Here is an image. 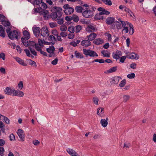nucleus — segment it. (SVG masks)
Returning a JSON list of instances; mask_svg holds the SVG:
<instances>
[{"label":"nucleus","mask_w":156,"mask_h":156,"mask_svg":"<svg viewBox=\"0 0 156 156\" xmlns=\"http://www.w3.org/2000/svg\"><path fill=\"white\" fill-rule=\"evenodd\" d=\"M36 12H39L40 14L42 15L45 20L48 19L50 17L48 14V12L47 10H41L39 8H36L34 9Z\"/></svg>","instance_id":"1"},{"label":"nucleus","mask_w":156,"mask_h":156,"mask_svg":"<svg viewBox=\"0 0 156 156\" xmlns=\"http://www.w3.org/2000/svg\"><path fill=\"white\" fill-rule=\"evenodd\" d=\"M118 20L121 23L122 27L123 28L122 31H124L125 33H128L129 31L128 28L131 23L128 21H123L121 20V19H119Z\"/></svg>","instance_id":"2"},{"label":"nucleus","mask_w":156,"mask_h":156,"mask_svg":"<svg viewBox=\"0 0 156 156\" xmlns=\"http://www.w3.org/2000/svg\"><path fill=\"white\" fill-rule=\"evenodd\" d=\"M83 54L87 56H89L91 57H98V56L97 53L94 51L90 49H83Z\"/></svg>","instance_id":"3"},{"label":"nucleus","mask_w":156,"mask_h":156,"mask_svg":"<svg viewBox=\"0 0 156 156\" xmlns=\"http://www.w3.org/2000/svg\"><path fill=\"white\" fill-rule=\"evenodd\" d=\"M63 8L65 9L64 12L66 14H70L74 12V9L73 8L70 7V5L69 4L64 5L63 6Z\"/></svg>","instance_id":"4"},{"label":"nucleus","mask_w":156,"mask_h":156,"mask_svg":"<svg viewBox=\"0 0 156 156\" xmlns=\"http://www.w3.org/2000/svg\"><path fill=\"white\" fill-rule=\"evenodd\" d=\"M19 36V32L16 30L11 31L8 34V36L9 38L14 40L18 38Z\"/></svg>","instance_id":"5"},{"label":"nucleus","mask_w":156,"mask_h":156,"mask_svg":"<svg viewBox=\"0 0 156 156\" xmlns=\"http://www.w3.org/2000/svg\"><path fill=\"white\" fill-rule=\"evenodd\" d=\"M93 12L90 9H86L82 12V15L85 18H88L93 16Z\"/></svg>","instance_id":"6"},{"label":"nucleus","mask_w":156,"mask_h":156,"mask_svg":"<svg viewBox=\"0 0 156 156\" xmlns=\"http://www.w3.org/2000/svg\"><path fill=\"white\" fill-rule=\"evenodd\" d=\"M23 36L21 38V41L22 43L28 41V40L30 38V33L27 30H25L23 32Z\"/></svg>","instance_id":"7"},{"label":"nucleus","mask_w":156,"mask_h":156,"mask_svg":"<svg viewBox=\"0 0 156 156\" xmlns=\"http://www.w3.org/2000/svg\"><path fill=\"white\" fill-rule=\"evenodd\" d=\"M52 12H53L56 13L58 16H62V9L59 7L54 6L51 9Z\"/></svg>","instance_id":"8"},{"label":"nucleus","mask_w":156,"mask_h":156,"mask_svg":"<svg viewBox=\"0 0 156 156\" xmlns=\"http://www.w3.org/2000/svg\"><path fill=\"white\" fill-rule=\"evenodd\" d=\"M22 43L26 47H29L30 49H33L36 44V43L34 41H29L28 42V41Z\"/></svg>","instance_id":"9"},{"label":"nucleus","mask_w":156,"mask_h":156,"mask_svg":"<svg viewBox=\"0 0 156 156\" xmlns=\"http://www.w3.org/2000/svg\"><path fill=\"white\" fill-rule=\"evenodd\" d=\"M119 22V21H116L114 22L111 25V28L113 29L115 28L118 30L122 29L121 25Z\"/></svg>","instance_id":"10"},{"label":"nucleus","mask_w":156,"mask_h":156,"mask_svg":"<svg viewBox=\"0 0 156 156\" xmlns=\"http://www.w3.org/2000/svg\"><path fill=\"white\" fill-rule=\"evenodd\" d=\"M55 51V48L53 46H49V48H47V51L49 54L48 55L49 57H51L54 55V52Z\"/></svg>","instance_id":"11"},{"label":"nucleus","mask_w":156,"mask_h":156,"mask_svg":"<svg viewBox=\"0 0 156 156\" xmlns=\"http://www.w3.org/2000/svg\"><path fill=\"white\" fill-rule=\"evenodd\" d=\"M122 78L120 76H115L110 79V82L111 84H116Z\"/></svg>","instance_id":"12"},{"label":"nucleus","mask_w":156,"mask_h":156,"mask_svg":"<svg viewBox=\"0 0 156 156\" xmlns=\"http://www.w3.org/2000/svg\"><path fill=\"white\" fill-rule=\"evenodd\" d=\"M41 34L43 37H47L49 35V31L46 27H43L41 29Z\"/></svg>","instance_id":"13"},{"label":"nucleus","mask_w":156,"mask_h":156,"mask_svg":"<svg viewBox=\"0 0 156 156\" xmlns=\"http://www.w3.org/2000/svg\"><path fill=\"white\" fill-rule=\"evenodd\" d=\"M17 133L18 135L20 140L22 141H23L25 140L24 133L23 131L21 129H18Z\"/></svg>","instance_id":"14"},{"label":"nucleus","mask_w":156,"mask_h":156,"mask_svg":"<svg viewBox=\"0 0 156 156\" xmlns=\"http://www.w3.org/2000/svg\"><path fill=\"white\" fill-rule=\"evenodd\" d=\"M32 30L34 34L37 37H39L41 32V29L40 27H34L32 28Z\"/></svg>","instance_id":"15"},{"label":"nucleus","mask_w":156,"mask_h":156,"mask_svg":"<svg viewBox=\"0 0 156 156\" xmlns=\"http://www.w3.org/2000/svg\"><path fill=\"white\" fill-rule=\"evenodd\" d=\"M126 56L128 58L132 59L137 60L139 58V56L136 53L134 52L127 55Z\"/></svg>","instance_id":"16"},{"label":"nucleus","mask_w":156,"mask_h":156,"mask_svg":"<svg viewBox=\"0 0 156 156\" xmlns=\"http://www.w3.org/2000/svg\"><path fill=\"white\" fill-rule=\"evenodd\" d=\"M86 30L88 32L90 33L97 30V29L95 26L91 25H88L87 27Z\"/></svg>","instance_id":"17"},{"label":"nucleus","mask_w":156,"mask_h":156,"mask_svg":"<svg viewBox=\"0 0 156 156\" xmlns=\"http://www.w3.org/2000/svg\"><path fill=\"white\" fill-rule=\"evenodd\" d=\"M121 52L119 51H117L115 52L112 53V56L114 58L118 59L120 58L121 56Z\"/></svg>","instance_id":"18"},{"label":"nucleus","mask_w":156,"mask_h":156,"mask_svg":"<svg viewBox=\"0 0 156 156\" xmlns=\"http://www.w3.org/2000/svg\"><path fill=\"white\" fill-rule=\"evenodd\" d=\"M68 153L72 156H78V154L73 150L71 148H68L66 149Z\"/></svg>","instance_id":"19"},{"label":"nucleus","mask_w":156,"mask_h":156,"mask_svg":"<svg viewBox=\"0 0 156 156\" xmlns=\"http://www.w3.org/2000/svg\"><path fill=\"white\" fill-rule=\"evenodd\" d=\"M14 91L13 96H17L18 97H22L24 95V93L22 91L15 90H14Z\"/></svg>","instance_id":"20"},{"label":"nucleus","mask_w":156,"mask_h":156,"mask_svg":"<svg viewBox=\"0 0 156 156\" xmlns=\"http://www.w3.org/2000/svg\"><path fill=\"white\" fill-rule=\"evenodd\" d=\"M108 117H107L106 119H101L100 123L102 126L104 127L107 126L108 124Z\"/></svg>","instance_id":"21"},{"label":"nucleus","mask_w":156,"mask_h":156,"mask_svg":"<svg viewBox=\"0 0 156 156\" xmlns=\"http://www.w3.org/2000/svg\"><path fill=\"white\" fill-rule=\"evenodd\" d=\"M14 89H11L10 87H6L4 90L5 94L8 95L13 94Z\"/></svg>","instance_id":"22"},{"label":"nucleus","mask_w":156,"mask_h":156,"mask_svg":"<svg viewBox=\"0 0 156 156\" xmlns=\"http://www.w3.org/2000/svg\"><path fill=\"white\" fill-rule=\"evenodd\" d=\"M104 108H99L97 109V114L101 117H102L104 115Z\"/></svg>","instance_id":"23"},{"label":"nucleus","mask_w":156,"mask_h":156,"mask_svg":"<svg viewBox=\"0 0 156 156\" xmlns=\"http://www.w3.org/2000/svg\"><path fill=\"white\" fill-rule=\"evenodd\" d=\"M90 41L83 40L81 42V44L83 46L88 47L91 45V42Z\"/></svg>","instance_id":"24"},{"label":"nucleus","mask_w":156,"mask_h":156,"mask_svg":"<svg viewBox=\"0 0 156 156\" xmlns=\"http://www.w3.org/2000/svg\"><path fill=\"white\" fill-rule=\"evenodd\" d=\"M115 21V18L112 17H108L106 20V22L108 25L113 24Z\"/></svg>","instance_id":"25"},{"label":"nucleus","mask_w":156,"mask_h":156,"mask_svg":"<svg viewBox=\"0 0 156 156\" xmlns=\"http://www.w3.org/2000/svg\"><path fill=\"white\" fill-rule=\"evenodd\" d=\"M15 59L16 61L20 64L24 66H27V64L24 63L23 60L21 59L18 57H16V58Z\"/></svg>","instance_id":"26"},{"label":"nucleus","mask_w":156,"mask_h":156,"mask_svg":"<svg viewBox=\"0 0 156 156\" xmlns=\"http://www.w3.org/2000/svg\"><path fill=\"white\" fill-rule=\"evenodd\" d=\"M97 35L94 33L90 34L89 35L87 36L88 39L90 41H92L94 40L96 37Z\"/></svg>","instance_id":"27"},{"label":"nucleus","mask_w":156,"mask_h":156,"mask_svg":"<svg viewBox=\"0 0 156 156\" xmlns=\"http://www.w3.org/2000/svg\"><path fill=\"white\" fill-rule=\"evenodd\" d=\"M103 42V40L100 38H97L93 41L94 43L97 45L101 44Z\"/></svg>","instance_id":"28"},{"label":"nucleus","mask_w":156,"mask_h":156,"mask_svg":"<svg viewBox=\"0 0 156 156\" xmlns=\"http://www.w3.org/2000/svg\"><path fill=\"white\" fill-rule=\"evenodd\" d=\"M5 36V33L2 26L0 25V36L4 37Z\"/></svg>","instance_id":"29"},{"label":"nucleus","mask_w":156,"mask_h":156,"mask_svg":"<svg viewBox=\"0 0 156 156\" xmlns=\"http://www.w3.org/2000/svg\"><path fill=\"white\" fill-rule=\"evenodd\" d=\"M50 16L53 20H55L56 19L58 18H60L61 17V16H58V15L55 13L52 12L51 13Z\"/></svg>","instance_id":"30"},{"label":"nucleus","mask_w":156,"mask_h":156,"mask_svg":"<svg viewBox=\"0 0 156 156\" xmlns=\"http://www.w3.org/2000/svg\"><path fill=\"white\" fill-rule=\"evenodd\" d=\"M101 53L103 55L104 57H109L110 53L108 52L107 51L103 50L101 51Z\"/></svg>","instance_id":"31"},{"label":"nucleus","mask_w":156,"mask_h":156,"mask_svg":"<svg viewBox=\"0 0 156 156\" xmlns=\"http://www.w3.org/2000/svg\"><path fill=\"white\" fill-rule=\"evenodd\" d=\"M94 18L95 19L99 20H103V19L102 15L100 13V12L96 14L94 16Z\"/></svg>","instance_id":"32"},{"label":"nucleus","mask_w":156,"mask_h":156,"mask_svg":"<svg viewBox=\"0 0 156 156\" xmlns=\"http://www.w3.org/2000/svg\"><path fill=\"white\" fill-rule=\"evenodd\" d=\"M75 10L76 12L80 13L83 12V8L80 6H76L75 7Z\"/></svg>","instance_id":"33"},{"label":"nucleus","mask_w":156,"mask_h":156,"mask_svg":"<svg viewBox=\"0 0 156 156\" xmlns=\"http://www.w3.org/2000/svg\"><path fill=\"white\" fill-rule=\"evenodd\" d=\"M117 69V66H114L107 71L108 73H111L115 72Z\"/></svg>","instance_id":"34"},{"label":"nucleus","mask_w":156,"mask_h":156,"mask_svg":"<svg viewBox=\"0 0 156 156\" xmlns=\"http://www.w3.org/2000/svg\"><path fill=\"white\" fill-rule=\"evenodd\" d=\"M129 34L130 35H132L134 33V31L133 26L132 24L130 23V24L129 25Z\"/></svg>","instance_id":"35"},{"label":"nucleus","mask_w":156,"mask_h":156,"mask_svg":"<svg viewBox=\"0 0 156 156\" xmlns=\"http://www.w3.org/2000/svg\"><path fill=\"white\" fill-rule=\"evenodd\" d=\"M101 1L106 5H112V2L110 0H101Z\"/></svg>","instance_id":"36"},{"label":"nucleus","mask_w":156,"mask_h":156,"mask_svg":"<svg viewBox=\"0 0 156 156\" xmlns=\"http://www.w3.org/2000/svg\"><path fill=\"white\" fill-rule=\"evenodd\" d=\"M82 29V27L80 25H78L75 27V32L77 33L79 32Z\"/></svg>","instance_id":"37"},{"label":"nucleus","mask_w":156,"mask_h":156,"mask_svg":"<svg viewBox=\"0 0 156 156\" xmlns=\"http://www.w3.org/2000/svg\"><path fill=\"white\" fill-rule=\"evenodd\" d=\"M24 51H25V52L27 55V56L30 57L32 58H34V56L30 54V51L28 49H25L24 50Z\"/></svg>","instance_id":"38"},{"label":"nucleus","mask_w":156,"mask_h":156,"mask_svg":"<svg viewBox=\"0 0 156 156\" xmlns=\"http://www.w3.org/2000/svg\"><path fill=\"white\" fill-rule=\"evenodd\" d=\"M72 20L75 22H77L79 20V17L76 15H73L72 16Z\"/></svg>","instance_id":"39"},{"label":"nucleus","mask_w":156,"mask_h":156,"mask_svg":"<svg viewBox=\"0 0 156 156\" xmlns=\"http://www.w3.org/2000/svg\"><path fill=\"white\" fill-rule=\"evenodd\" d=\"M92 100L95 104L96 105H98V104L99 99L98 97H93Z\"/></svg>","instance_id":"40"},{"label":"nucleus","mask_w":156,"mask_h":156,"mask_svg":"<svg viewBox=\"0 0 156 156\" xmlns=\"http://www.w3.org/2000/svg\"><path fill=\"white\" fill-rule=\"evenodd\" d=\"M130 97L128 95H124L123 97V101L126 102L129 99Z\"/></svg>","instance_id":"41"},{"label":"nucleus","mask_w":156,"mask_h":156,"mask_svg":"<svg viewBox=\"0 0 156 156\" xmlns=\"http://www.w3.org/2000/svg\"><path fill=\"white\" fill-rule=\"evenodd\" d=\"M75 55L76 57L78 58H81L83 57V56L80 53L77 52L76 51L75 52Z\"/></svg>","instance_id":"42"},{"label":"nucleus","mask_w":156,"mask_h":156,"mask_svg":"<svg viewBox=\"0 0 156 156\" xmlns=\"http://www.w3.org/2000/svg\"><path fill=\"white\" fill-rule=\"evenodd\" d=\"M2 117L3 118V120L7 124L10 123V120L7 117L3 115Z\"/></svg>","instance_id":"43"},{"label":"nucleus","mask_w":156,"mask_h":156,"mask_svg":"<svg viewBox=\"0 0 156 156\" xmlns=\"http://www.w3.org/2000/svg\"><path fill=\"white\" fill-rule=\"evenodd\" d=\"M135 74L134 73L129 74L127 75V77L129 79H132L135 78Z\"/></svg>","instance_id":"44"},{"label":"nucleus","mask_w":156,"mask_h":156,"mask_svg":"<svg viewBox=\"0 0 156 156\" xmlns=\"http://www.w3.org/2000/svg\"><path fill=\"white\" fill-rule=\"evenodd\" d=\"M126 80L125 79H124L121 81L119 84V86L121 87H123L124 86L126 83Z\"/></svg>","instance_id":"45"},{"label":"nucleus","mask_w":156,"mask_h":156,"mask_svg":"<svg viewBox=\"0 0 156 156\" xmlns=\"http://www.w3.org/2000/svg\"><path fill=\"white\" fill-rule=\"evenodd\" d=\"M68 30L71 33L74 32V27L73 26H70L68 27Z\"/></svg>","instance_id":"46"},{"label":"nucleus","mask_w":156,"mask_h":156,"mask_svg":"<svg viewBox=\"0 0 156 156\" xmlns=\"http://www.w3.org/2000/svg\"><path fill=\"white\" fill-rule=\"evenodd\" d=\"M2 24L5 26H9L10 24V23L8 21H4V20L2 22Z\"/></svg>","instance_id":"47"},{"label":"nucleus","mask_w":156,"mask_h":156,"mask_svg":"<svg viewBox=\"0 0 156 156\" xmlns=\"http://www.w3.org/2000/svg\"><path fill=\"white\" fill-rule=\"evenodd\" d=\"M42 47L40 46L38 44H36L34 48L37 51H40L41 50Z\"/></svg>","instance_id":"48"},{"label":"nucleus","mask_w":156,"mask_h":156,"mask_svg":"<svg viewBox=\"0 0 156 156\" xmlns=\"http://www.w3.org/2000/svg\"><path fill=\"white\" fill-rule=\"evenodd\" d=\"M42 2V0H35L34 1V4L40 6Z\"/></svg>","instance_id":"49"},{"label":"nucleus","mask_w":156,"mask_h":156,"mask_svg":"<svg viewBox=\"0 0 156 156\" xmlns=\"http://www.w3.org/2000/svg\"><path fill=\"white\" fill-rule=\"evenodd\" d=\"M98 62L99 63H102L105 62V60L103 59H96L93 61L92 62Z\"/></svg>","instance_id":"50"},{"label":"nucleus","mask_w":156,"mask_h":156,"mask_svg":"<svg viewBox=\"0 0 156 156\" xmlns=\"http://www.w3.org/2000/svg\"><path fill=\"white\" fill-rule=\"evenodd\" d=\"M9 137L11 141H14L15 140V136L13 133L10 134L9 136Z\"/></svg>","instance_id":"51"},{"label":"nucleus","mask_w":156,"mask_h":156,"mask_svg":"<svg viewBox=\"0 0 156 156\" xmlns=\"http://www.w3.org/2000/svg\"><path fill=\"white\" fill-rule=\"evenodd\" d=\"M100 13L102 14V15L104 14L108 15L110 14V12L104 9L102 11L100 12Z\"/></svg>","instance_id":"52"},{"label":"nucleus","mask_w":156,"mask_h":156,"mask_svg":"<svg viewBox=\"0 0 156 156\" xmlns=\"http://www.w3.org/2000/svg\"><path fill=\"white\" fill-rule=\"evenodd\" d=\"M60 30L62 31H65L66 30L67 27L65 25H62L61 26L60 28Z\"/></svg>","instance_id":"53"},{"label":"nucleus","mask_w":156,"mask_h":156,"mask_svg":"<svg viewBox=\"0 0 156 156\" xmlns=\"http://www.w3.org/2000/svg\"><path fill=\"white\" fill-rule=\"evenodd\" d=\"M28 62L29 64L31 66H37L36 64L34 61L29 59L28 60Z\"/></svg>","instance_id":"54"},{"label":"nucleus","mask_w":156,"mask_h":156,"mask_svg":"<svg viewBox=\"0 0 156 156\" xmlns=\"http://www.w3.org/2000/svg\"><path fill=\"white\" fill-rule=\"evenodd\" d=\"M58 23L59 24H62L64 22L63 18H57Z\"/></svg>","instance_id":"55"},{"label":"nucleus","mask_w":156,"mask_h":156,"mask_svg":"<svg viewBox=\"0 0 156 156\" xmlns=\"http://www.w3.org/2000/svg\"><path fill=\"white\" fill-rule=\"evenodd\" d=\"M48 41H55V37H54L53 35H51L48 37Z\"/></svg>","instance_id":"56"},{"label":"nucleus","mask_w":156,"mask_h":156,"mask_svg":"<svg viewBox=\"0 0 156 156\" xmlns=\"http://www.w3.org/2000/svg\"><path fill=\"white\" fill-rule=\"evenodd\" d=\"M44 40H42L41 39H39L38 40V43H39V44L40 46L41 47L43 46V44H44Z\"/></svg>","instance_id":"57"},{"label":"nucleus","mask_w":156,"mask_h":156,"mask_svg":"<svg viewBox=\"0 0 156 156\" xmlns=\"http://www.w3.org/2000/svg\"><path fill=\"white\" fill-rule=\"evenodd\" d=\"M50 27L51 28H54L57 26V23L55 22H51L49 23Z\"/></svg>","instance_id":"58"},{"label":"nucleus","mask_w":156,"mask_h":156,"mask_svg":"<svg viewBox=\"0 0 156 156\" xmlns=\"http://www.w3.org/2000/svg\"><path fill=\"white\" fill-rule=\"evenodd\" d=\"M126 57H127L126 56H124L122 57L121 58H120V62H122V63H123L124 62V61L126 59Z\"/></svg>","instance_id":"59"},{"label":"nucleus","mask_w":156,"mask_h":156,"mask_svg":"<svg viewBox=\"0 0 156 156\" xmlns=\"http://www.w3.org/2000/svg\"><path fill=\"white\" fill-rule=\"evenodd\" d=\"M18 87L20 90H21L23 87V83L22 81H20L18 84Z\"/></svg>","instance_id":"60"},{"label":"nucleus","mask_w":156,"mask_h":156,"mask_svg":"<svg viewBox=\"0 0 156 156\" xmlns=\"http://www.w3.org/2000/svg\"><path fill=\"white\" fill-rule=\"evenodd\" d=\"M130 67L133 69H135L136 67V64L135 62H133L130 65Z\"/></svg>","instance_id":"61"},{"label":"nucleus","mask_w":156,"mask_h":156,"mask_svg":"<svg viewBox=\"0 0 156 156\" xmlns=\"http://www.w3.org/2000/svg\"><path fill=\"white\" fill-rule=\"evenodd\" d=\"M0 58H2L3 60H5V55L4 53H2L0 54Z\"/></svg>","instance_id":"62"},{"label":"nucleus","mask_w":156,"mask_h":156,"mask_svg":"<svg viewBox=\"0 0 156 156\" xmlns=\"http://www.w3.org/2000/svg\"><path fill=\"white\" fill-rule=\"evenodd\" d=\"M58 61V59L56 58L51 62V63L52 65H55L57 64Z\"/></svg>","instance_id":"63"},{"label":"nucleus","mask_w":156,"mask_h":156,"mask_svg":"<svg viewBox=\"0 0 156 156\" xmlns=\"http://www.w3.org/2000/svg\"><path fill=\"white\" fill-rule=\"evenodd\" d=\"M74 37V35L72 34H69L68 35V37L69 39H73Z\"/></svg>","instance_id":"64"}]
</instances>
